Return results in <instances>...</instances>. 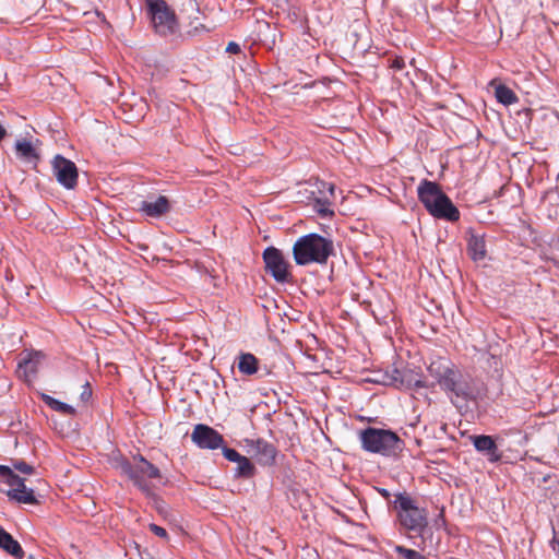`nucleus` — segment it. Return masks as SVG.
I'll return each instance as SVG.
<instances>
[{"mask_svg":"<svg viewBox=\"0 0 559 559\" xmlns=\"http://www.w3.org/2000/svg\"><path fill=\"white\" fill-rule=\"evenodd\" d=\"M417 193L419 201L433 217L448 222L460 219V211L436 182L423 180Z\"/></svg>","mask_w":559,"mask_h":559,"instance_id":"1","label":"nucleus"},{"mask_svg":"<svg viewBox=\"0 0 559 559\" xmlns=\"http://www.w3.org/2000/svg\"><path fill=\"white\" fill-rule=\"evenodd\" d=\"M392 509L403 528L418 534L424 533L428 525L427 512L417 506L416 500L409 493L405 491L395 493Z\"/></svg>","mask_w":559,"mask_h":559,"instance_id":"2","label":"nucleus"},{"mask_svg":"<svg viewBox=\"0 0 559 559\" xmlns=\"http://www.w3.org/2000/svg\"><path fill=\"white\" fill-rule=\"evenodd\" d=\"M332 251V241L317 234L300 237L293 247L294 260L298 265L325 263Z\"/></svg>","mask_w":559,"mask_h":559,"instance_id":"3","label":"nucleus"},{"mask_svg":"<svg viewBox=\"0 0 559 559\" xmlns=\"http://www.w3.org/2000/svg\"><path fill=\"white\" fill-rule=\"evenodd\" d=\"M427 370L428 373L436 379L440 388L450 394L453 403H456L454 399L467 401L472 397L469 386L460 381V372L452 368L445 360L437 359L431 361Z\"/></svg>","mask_w":559,"mask_h":559,"instance_id":"4","label":"nucleus"},{"mask_svg":"<svg viewBox=\"0 0 559 559\" xmlns=\"http://www.w3.org/2000/svg\"><path fill=\"white\" fill-rule=\"evenodd\" d=\"M117 467L144 491H148L145 479L160 477L159 469L142 456L134 459V466H131L126 461H121Z\"/></svg>","mask_w":559,"mask_h":559,"instance_id":"5","label":"nucleus"},{"mask_svg":"<svg viewBox=\"0 0 559 559\" xmlns=\"http://www.w3.org/2000/svg\"><path fill=\"white\" fill-rule=\"evenodd\" d=\"M152 23L158 34H171L177 28V21L174 12L164 0H147Z\"/></svg>","mask_w":559,"mask_h":559,"instance_id":"6","label":"nucleus"},{"mask_svg":"<svg viewBox=\"0 0 559 559\" xmlns=\"http://www.w3.org/2000/svg\"><path fill=\"white\" fill-rule=\"evenodd\" d=\"M266 271L281 283L290 281V265L283 252L274 247H269L263 252Z\"/></svg>","mask_w":559,"mask_h":559,"instance_id":"7","label":"nucleus"},{"mask_svg":"<svg viewBox=\"0 0 559 559\" xmlns=\"http://www.w3.org/2000/svg\"><path fill=\"white\" fill-rule=\"evenodd\" d=\"M0 476L11 487L8 495L22 503H34L36 502L34 491L27 488L24 484V479L19 475L14 474L9 466L0 465Z\"/></svg>","mask_w":559,"mask_h":559,"instance_id":"8","label":"nucleus"},{"mask_svg":"<svg viewBox=\"0 0 559 559\" xmlns=\"http://www.w3.org/2000/svg\"><path fill=\"white\" fill-rule=\"evenodd\" d=\"M52 171L57 181L67 189H73L78 182V168L75 164L61 155L55 156Z\"/></svg>","mask_w":559,"mask_h":559,"instance_id":"9","label":"nucleus"},{"mask_svg":"<svg viewBox=\"0 0 559 559\" xmlns=\"http://www.w3.org/2000/svg\"><path fill=\"white\" fill-rule=\"evenodd\" d=\"M192 441L202 449H218L224 439L221 433L206 425H197L191 433Z\"/></svg>","mask_w":559,"mask_h":559,"instance_id":"10","label":"nucleus"},{"mask_svg":"<svg viewBox=\"0 0 559 559\" xmlns=\"http://www.w3.org/2000/svg\"><path fill=\"white\" fill-rule=\"evenodd\" d=\"M393 385L400 390H412L413 388H428L420 377L409 369L395 368L390 376V382L386 385Z\"/></svg>","mask_w":559,"mask_h":559,"instance_id":"11","label":"nucleus"},{"mask_svg":"<svg viewBox=\"0 0 559 559\" xmlns=\"http://www.w3.org/2000/svg\"><path fill=\"white\" fill-rule=\"evenodd\" d=\"M246 445H247L248 454H250L252 457H254L260 464H262V465L273 464V462L275 460V455H276V450L272 444H270L261 439H258V440L247 439Z\"/></svg>","mask_w":559,"mask_h":559,"instance_id":"12","label":"nucleus"},{"mask_svg":"<svg viewBox=\"0 0 559 559\" xmlns=\"http://www.w3.org/2000/svg\"><path fill=\"white\" fill-rule=\"evenodd\" d=\"M472 442L478 452L487 455L488 460L492 463L501 460V453L492 437L480 435L472 437Z\"/></svg>","mask_w":559,"mask_h":559,"instance_id":"13","label":"nucleus"},{"mask_svg":"<svg viewBox=\"0 0 559 559\" xmlns=\"http://www.w3.org/2000/svg\"><path fill=\"white\" fill-rule=\"evenodd\" d=\"M362 447L370 452H380L384 447V431L369 428L361 432Z\"/></svg>","mask_w":559,"mask_h":559,"instance_id":"14","label":"nucleus"},{"mask_svg":"<svg viewBox=\"0 0 559 559\" xmlns=\"http://www.w3.org/2000/svg\"><path fill=\"white\" fill-rule=\"evenodd\" d=\"M169 210V201L164 195H160L155 200L143 201L140 206V211L151 217H159L166 214Z\"/></svg>","mask_w":559,"mask_h":559,"instance_id":"15","label":"nucleus"},{"mask_svg":"<svg viewBox=\"0 0 559 559\" xmlns=\"http://www.w3.org/2000/svg\"><path fill=\"white\" fill-rule=\"evenodd\" d=\"M44 361V355L41 353L28 354V357L19 364V373L29 381L38 371L39 367Z\"/></svg>","mask_w":559,"mask_h":559,"instance_id":"16","label":"nucleus"},{"mask_svg":"<svg viewBox=\"0 0 559 559\" xmlns=\"http://www.w3.org/2000/svg\"><path fill=\"white\" fill-rule=\"evenodd\" d=\"M467 253L474 262L485 260L487 255L484 236L472 234L467 240Z\"/></svg>","mask_w":559,"mask_h":559,"instance_id":"17","label":"nucleus"},{"mask_svg":"<svg viewBox=\"0 0 559 559\" xmlns=\"http://www.w3.org/2000/svg\"><path fill=\"white\" fill-rule=\"evenodd\" d=\"M15 152L17 157L26 163L36 164L39 159L37 148L26 139H21L15 142Z\"/></svg>","mask_w":559,"mask_h":559,"instance_id":"18","label":"nucleus"},{"mask_svg":"<svg viewBox=\"0 0 559 559\" xmlns=\"http://www.w3.org/2000/svg\"><path fill=\"white\" fill-rule=\"evenodd\" d=\"M489 85L495 88V96L502 105L510 106L519 102L516 94L504 84L497 83V80H491Z\"/></svg>","mask_w":559,"mask_h":559,"instance_id":"19","label":"nucleus"},{"mask_svg":"<svg viewBox=\"0 0 559 559\" xmlns=\"http://www.w3.org/2000/svg\"><path fill=\"white\" fill-rule=\"evenodd\" d=\"M0 547L15 558L23 557V550L20 544L2 528H0Z\"/></svg>","mask_w":559,"mask_h":559,"instance_id":"20","label":"nucleus"},{"mask_svg":"<svg viewBox=\"0 0 559 559\" xmlns=\"http://www.w3.org/2000/svg\"><path fill=\"white\" fill-rule=\"evenodd\" d=\"M404 450V442L395 432L386 430V456L396 457Z\"/></svg>","mask_w":559,"mask_h":559,"instance_id":"21","label":"nucleus"},{"mask_svg":"<svg viewBox=\"0 0 559 559\" xmlns=\"http://www.w3.org/2000/svg\"><path fill=\"white\" fill-rule=\"evenodd\" d=\"M238 369L241 373L253 374L258 371V359L252 354H241L239 356Z\"/></svg>","mask_w":559,"mask_h":559,"instance_id":"22","label":"nucleus"},{"mask_svg":"<svg viewBox=\"0 0 559 559\" xmlns=\"http://www.w3.org/2000/svg\"><path fill=\"white\" fill-rule=\"evenodd\" d=\"M43 399L47 405H49L52 409H55L59 413L67 414V415L75 414V409L71 405L62 403V402H60L49 395H46V394L43 395Z\"/></svg>","mask_w":559,"mask_h":559,"instance_id":"23","label":"nucleus"},{"mask_svg":"<svg viewBox=\"0 0 559 559\" xmlns=\"http://www.w3.org/2000/svg\"><path fill=\"white\" fill-rule=\"evenodd\" d=\"M238 466V473L240 475L250 476L253 473V465L250 463V461L246 456H241L240 460L237 462Z\"/></svg>","mask_w":559,"mask_h":559,"instance_id":"24","label":"nucleus"},{"mask_svg":"<svg viewBox=\"0 0 559 559\" xmlns=\"http://www.w3.org/2000/svg\"><path fill=\"white\" fill-rule=\"evenodd\" d=\"M395 551L402 555L405 559H425L418 551L405 548L403 546H395Z\"/></svg>","mask_w":559,"mask_h":559,"instance_id":"25","label":"nucleus"},{"mask_svg":"<svg viewBox=\"0 0 559 559\" xmlns=\"http://www.w3.org/2000/svg\"><path fill=\"white\" fill-rule=\"evenodd\" d=\"M314 209L321 215H328L332 213L329 209L328 200H317Z\"/></svg>","mask_w":559,"mask_h":559,"instance_id":"26","label":"nucleus"},{"mask_svg":"<svg viewBox=\"0 0 559 559\" xmlns=\"http://www.w3.org/2000/svg\"><path fill=\"white\" fill-rule=\"evenodd\" d=\"M224 456L231 462H238L242 455H240L237 451L234 449L224 448L223 449Z\"/></svg>","mask_w":559,"mask_h":559,"instance_id":"27","label":"nucleus"},{"mask_svg":"<svg viewBox=\"0 0 559 559\" xmlns=\"http://www.w3.org/2000/svg\"><path fill=\"white\" fill-rule=\"evenodd\" d=\"M13 466L16 471H19L22 474H32L33 473V467L31 465L26 464L25 462L14 463Z\"/></svg>","mask_w":559,"mask_h":559,"instance_id":"28","label":"nucleus"},{"mask_svg":"<svg viewBox=\"0 0 559 559\" xmlns=\"http://www.w3.org/2000/svg\"><path fill=\"white\" fill-rule=\"evenodd\" d=\"M390 68L394 71H401L405 68V60L402 57H395L390 64Z\"/></svg>","mask_w":559,"mask_h":559,"instance_id":"29","label":"nucleus"},{"mask_svg":"<svg viewBox=\"0 0 559 559\" xmlns=\"http://www.w3.org/2000/svg\"><path fill=\"white\" fill-rule=\"evenodd\" d=\"M150 530L157 536L162 537V538H167V532L165 528L156 525V524H151L150 525Z\"/></svg>","mask_w":559,"mask_h":559,"instance_id":"30","label":"nucleus"},{"mask_svg":"<svg viewBox=\"0 0 559 559\" xmlns=\"http://www.w3.org/2000/svg\"><path fill=\"white\" fill-rule=\"evenodd\" d=\"M226 51L230 53H238L240 51V47L237 43L230 41L226 47Z\"/></svg>","mask_w":559,"mask_h":559,"instance_id":"31","label":"nucleus"},{"mask_svg":"<svg viewBox=\"0 0 559 559\" xmlns=\"http://www.w3.org/2000/svg\"><path fill=\"white\" fill-rule=\"evenodd\" d=\"M91 395H92V391H91V389H90L88 384L86 383V384L83 386V392H82V394H81L82 400L87 401V400L91 397Z\"/></svg>","mask_w":559,"mask_h":559,"instance_id":"32","label":"nucleus"},{"mask_svg":"<svg viewBox=\"0 0 559 559\" xmlns=\"http://www.w3.org/2000/svg\"><path fill=\"white\" fill-rule=\"evenodd\" d=\"M324 188H326L330 192V194L334 193V186L331 183H322Z\"/></svg>","mask_w":559,"mask_h":559,"instance_id":"33","label":"nucleus"},{"mask_svg":"<svg viewBox=\"0 0 559 559\" xmlns=\"http://www.w3.org/2000/svg\"><path fill=\"white\" fill-rule=\"evenodd\" d=\"M7 131L0 124V141L5 136Z\"/></svg>","mask_w":559,"mask_h":559,"instance_id":"34","label":"nucleus"},{"mask_svg":"<svg viewBox=\"0 0 559 559\" xmlns=\"http://www.w3.org/2000/svg\"><path fill=\"white\" fill-rule=\"evenodd\" d=\"M557 180L559 181V173H558V176H557Z\"/></svg>","mask_w":559,"mask_h":559,"instance_id":"35","label":"nucleus"}]
</instances>
